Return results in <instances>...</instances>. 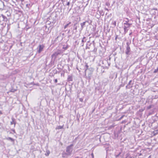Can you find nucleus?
Instances as JSON below:
<instances>
[{
    "label": "nucleus",
    "mask_w": 158,
    "mask_h": 158,
    "mask_svg": "<svg viewBox=\"0 0 158 158\" xmlns=\"http://www.w3.org/2000/svg\"><path fill=\"white\" fill-rule=\"evenodd\" d=\"M73 146V144H71L70 145L67 146L66 148V152H63L62 153V157H65L66 156H70L71 155L73 151L72 147Z\"/></svg>",
    "instance_id": "obj_1"
},
{
    "label": "nucleus",
    "mask_w": 158,
    "mask_h": 158,
    "mask_svg": "<svg viewBox=\"0 0 158 158\" xmlns=\"http://www.w3.org/2000/svg\"><path fill=\"white\" fill-rule=\"evenodd\" d=\"M44 47L45 46L44 44L39 45L37 48L38 49V50L37 51L38 53H40L43 51Z\"/></svg>",
    "instance_id": "obj_2"
},
{
    "label": "nucleus",
    "mask_w": 158,
    "mask_h": 158,
    "mask_svg": "<svg viewBox=\"0 0 158 158\" xmlns=\"http://www.w3.org/2000/svg\"><path fill=\"white\" fill-rule=\"evenodd\" d=\"M93 71V69H91V70H89L88 72H87V73H88V74L87 76H86V78L89 80L91 79ZM86 73H87V72Z\"/></svg>",
    "instance_id": "obj_3"
},
{
    "label": "nucleus",
    "mask_w": 158,
    "mask_h": 158,
    "mask_svg": "<svg viewBox=\"0 0 158 158\" xmlns=\"http://www.w3.org/2000/svg\"><path fill=\"white\" fill-rule=\"evenodd\" d=\"M103 63L105 64V66H102L104 69H107L108 67L110 66V63H109L107 61L105 60L102 61Z\"/></svg>",
    "instance_id": "obj_4"
},
{
    "label": "nucleus",
    "mask_w": 158,
    "mask_h": 158,
    "mask_svg": "<svg viewBox=\"0 0 158 158\" xmlns=\"http://www.w3.org/2000/svg\"><path fill=\"white\" fill-rule=\"evenodd\" d=\"M61 52L60 51L58 50L55 52L53 54H52V58L54 57L55 58H56L57 56L61 54Z\"/></svg>",
    "instance_id": "obj_5"
},
{
    "label": "nucleus",
    "mask_w": 158,
    "mask_h": 158,
    "mask_svg": "<svg viewBox=\"0 0 158 158\" xmlns=\"http://www.w3.org/2000/svg\"><path fill=\"white\" fill-rule=\"evenodd\" d=\"M5 6L3 2L0 1V10H2L5 9Z\"/></svg>",
    "instance_id": "obj_6"
},
{
    "label": "nucleus",
    "mask_w": 158,
    "mask_h": 158,
    "mask_svg": "<svg viewBox=\"0 0 158 158\" xmlns=\"http://www.w3.org/2000/svg\"><path fill=\"white\" fill-rule=\"evenodd\" d=\"M1 16L2 17V21L6 22L8 21V19L7 17L3 14H1Z\"/></svg>",
    "instance_id": "obj_7"
},
{
    "label": "nucleus",
    "mask_w": 158,
    "mask_h": 158,
    "mask_svg": "<svg viewBox=\"0 0 158 158\" xmlns=\"http://www.w3.org/2000/svg\"><path fill=\"white\" fill-rule=\"evenodd\" d=\"M131 49L130 47H126V49L125 51L126 54L128 55L130 54Z\"/></svg>",
    "instance_id": "obj_8"
},
{
    "label": "nucleus",
    "mask_w": 158,
    "mask_h": 158,
    "mask_svg": "<svg viewBox=\"0 0 158 158\" xmlns=\"http://www.w3.org/2000/svg\"><path fill=\"white\" fill-rule=\"evenodd\" d=\"M86 37H84L82 40H81V46H84V43H85V42H86Z\"/></svg>",
    "instance_id": "obj_9"
},
{
    "label": "nucleus",
    "mask_w": 158,
    "mask_h": 158,
    "mask_svg": "<svg viewBox=\"0 0 158 158\" xmlns=\"http://www.w3.org/2000/svg\"><path fill=\"white\" fill-rule=\"evenodd\" d=\"M11 119L12 121L10 122V124L12 125L13 124H14V127H15V124H16V122L15 121V119L14 118H12Z\"/></svg>",
    "instance_id": "obj_10"
},
{
    "label": "nucleus",
    "mask_w": 158,
    "mask_h": 158,
    "mask_svg": "<svg viewBox=\"0 0 158 158\" xmlns=\"http://www.w3.org/2000/svg\"><path fill=\"white\" fill-rule=\"evenodd\" d=\"M63 125L62 126H56V128H55V129L57 130H59L63 129Z\"/></svg>",
    "instance_id": "obj_11"
},
{
    "label": "nucleus",
    "mask_w": 158,
    "mask_h": 158,
    "mask_svg": "<svg viewBox=\"0 0 158 158\" xmlns=\"http://www.w3.org/2000/svg\"><path fill=\"white\" fill-rule=\"evenodd\" d=\"M85 66L86 67V69L85 70V73L88 72L89 71V70H91V68L89 69H88V66L87 64H86Z\"/></svg>",
    "instance_id": "obj_12"
},
{
    "label": "nucleus",
    "mask_w": 158,
    "mask_h": 158,
    "mask_svg": "<svg viewBox=\"0 0 158 158\" xmlns=\"http://www.w3.org/2000/svg\"><path fill=\"white\" fill-rule=\"evenodd\" d=\"M58 38L59 36H57L55 39V40L53 41V44H56L59 42V41H57Z\"/></svg>",
    "instance_id": "obj_13"
},
{
    "label": "nucleus",
    "mask_w": 158,
    "mask_h": 158,
    "mask_svg": "<svg viewBox=\"0 0 158 158\" xmlns=\"http://www.w3.org/2000/svg\"><path fill=\"white\" fill-rule=\"evenodd\" d=\"M88 22L87 21H85L81 23V28L82 29L83 28L84 26L85 25V23L86 22Z\"/></svg>",
    "instance_id": "obj_14"
},
{
    "label": "nucleus",
    "mask_w": 158,
    "mask_h": 158,
    "mask_svg": "<svg viewBox=\"0 0 158 158\" xmlns=\"http://www.w3.org/2000/svg\"><path fill=\"white\" fill-rule=\"evenodd\" d=\"M131 24H132L131 23H129L124 24V26H125L126 27H127V28H128L130 27Z\"/></svg>",
    "instance_id": "obj_15"
},
{
    "label": "nucleus",
    "mask_w": 158,
    "mask_h": 158,
    "mask_svg": "<svg viewBox=\"0 0 158 158\" xmlns=\"http://www.w3.org/2000/svg\"><path fill=\"white\" fill-rule=\"evenodd\" d=\"M123 29L124 30V34H125L127 32L128 29H127V27H126L125 26L123 27Z\"/></svg>",
    "instance_id": "obj_16"
},
{
    "label": "nucleus",
    "mask_w": 158,
    "mask_h": 158,
    "mask_svg": "<svg viewBox=\"0 0 158 158\" xmlns=\"http://www.w3.org/2000/svg\"><path fill=\"white\" fill-rule=\"evenodd\" d=\"M6 139L7 140H10L12 142H14L15 141L14 139H13L10 137H8L7 138H6Z\"/></svg>",
    "instance_id": "obj_17"
},
{
    "label": "nucleus",
    "mask_w": 158,
    "mask_h": 158,
    "mask_svg": "<svg viewBox=\"0 0 158 158\" xmlns=\"http://www.w3.org/2000/svg\"><path fill=\"white\" fill-rule=\"evenodd\" d=\"M67 80L68 81H73L72 77L70 76H68Z\"/></svg>",
    "instance_id": "obj_18"
},
{
    "label": "nucleus",
    "mask_w": 158,
    "mask_h": 158,
    "mask_svg": "<svg viewBox=\"0 0 158 158\" xmlns=\"http://www.w3.org/2000/svg\"><path fill=\"white\" fill-rule=\"evenodd\" d=\"M71 24V22H69L66 25L64 26V29H66L68 26H69V25Z\"/></svg>",
    "instance_id": "obj_19"
},
{
    "label": "nucleus",
    "mask_w": 158,
    "mask_h": 158,
    "mask_svg": "<svg viewBox=\"0 0 158 158\" xmlns=\"http://www.w3.org/2000/svg\"><path fill=\"white\" fill-rule=\"evenodd\" d=\"M129 21V20L127 18H126L125 19V20H124L125 23H124V24L128 23V22Z\"/></svg>",
    "instance_id": "obj_20"
},
{
    "label": "nucleus",
    "mask_w": 158,
    "mask_h": 158,
    "mask_svg": "<svg viewBox=\"0 0 158 158\" xmlns=\"http://www.w3.org/2000/svg\"><path fill=\"white\" fill-rule=\"evenodd\" d=\"M126 156L125 158H131V157L129 154H126Z\"/></svg>",
    "instance_id": "obj_21"
},
{
    "label": "nucleus",
    "mask_w": 158,
    "mask_h": 158,
    "mask_svg": "<svg viewBox=\"0 0 158 158\" xmlns=\"http://www.w3.org/2000/svg\"><path fill=\"white\" fill-rule=\"evenodd\" d=\"M121 152H119L118 154H115V156L116 158H117L121 154Z\"/></svg>",
    "instance_id": "obj_22"
},
{
    "label": "nucleus",
    "mask_w": 158,
    "mask_h": 158,
    "mask_svg": "<svg viewBox=\"0 0 158 158\" xmlns=\"http://www.w3.org/2000/svg\"><path fill=\"white\" fill-rule=\"evenodd\" d=\"M131 44V42H127L126 43L127 47H130V45Z\"/></svg>",
    "instance_id": "obj_23"
},
{
    "label": "nucleus",
    "mask_w": 158,
    "mask_h": 158,
    "mask_svg": "<svg viewBox=\"0 0 158 158\" xmlns=\"http://www.w3.org/2000/svg\"><path fill=\"white\" fill-rule=\"evenodd\" d=\"M46 153H47L45 154V155L46 156H48L50 153V152L49 151H46Z\"/></svg>",
    "instance_id": "obj_24"
},
{
    "label": "nucleus",
    "mask_w": 158,
    "mask_h": 158,
    "mask_svg": "<svg viewBox=\"0 0 158 158\" xmlns=\"http://www.w3.org/2000/svg\"><path fill=\"white\" fill-rule=\"evenodd\" d=\"M151 108H152V105H150L147 107V109L148 110H149V109H151Z\"/></svg>",
    "instance_id": "obj_25"
},
{
    "label": "nucleus",
    "mask_w": 158,
    "mask_h": 158,
    "mask_svg": "<svg viewBox=\"0 0 158 158\" xmlns=\"http://www.w3.org/2000/svg\"><path fill=\"white\" fill-rule=\"evenodd\" d=\"M158 71V68L157 69H156L154 70V73H156Z\"/></svg>",
    "instance_id": "obj_26"
},
{
    "label": "nucleus",
    "mask_w": 158,
    "mask_h": 158,
    "mask_svg": "<svg viewBox=\"0 0 158 158\" xmlns=\"http://www.w3.org/2000/svg\"><path fill=\"white\" fill-rule=\"evenodd\" d=\"M131 82H132V81H131V80H130V81H129V83H128V85H127V86H126V88H127V86H128V85H130L131 83Z\"/></svg>",
    "instance_id": "obj_27"
},
{
    "label": "nucleus",
    "mask_w": 158,
    "mask_h": 158,
    "mask_svg": "<svg viewBox=\"0 0 158 158\" xmlns=\"http://www.w3.org/2000/svg\"><path fill=\"white\" fill-rule=\"evenodd\" d=\"M118 35H116L115 38V40H117L118 39Z\"/></svg>",
    "instance_id": "obj_28"
},
{
    "label": "nucleus",
    "mask_w": 158,
    "mask_h": 158,
    "mask_svg": "<svg viewBox=\"0 0 158 158\" xmlns=\"http://www.w3.org/2000/svg\"><path fill=\"white\" fill-rule=\"evenodd\" d=\"M16 91V90H15V89H14V90H13V89H11L10 91L11 92H14L15 91Z\"/></svg>",
    "instance_id": "obj_29"
},
{
    "label": "nucleus",
    "mask_w": 158,
    "mask_h": 158,
    "mask_svg": "<svg viewBox=\"0 0 158 158\" xmlns=\"http://www.w3.org/2000/svg\"><path fill=\"white\" fill-rule=\"evenodd\" d=\"M76 24H75L74 25V27L75 30H77V27L76 26H75Z\"/></svg>",
    "instance_id": "obj_30"
},
{
    "label": "nucleus",
    "mask_w": 158,
    "mask_h": 158,
    "mask_svg": "<svg viewBox=\"0 0 158 158\" xmlns=\"http://www.w3.org/2000/svg\"><path fill=\"white\" fill-rule=\"evenodd\" d=\"M113 24L114 25V26H115L116 25V22L114 21L113 23Z\"/></svg>",
    "instance_id": "obj_31"
},
{
    "label": "nucleus",
    "mask_w": 158,
    "mask_h": 158,
    "mask_svg": "<svg viewBox=\"0 0 158 158\" xmlns=\"http://www.w3.org/2000/svg\"><path fill=\"white\" fill-rule=\"evenodd\" d=\"M70 5V2H68L67 4H66V5L67 6H69V5Z\"/></svg>",
    "instance_id": "obj_32"
},
{
    "label": "nucleus",
    "mask_w": 158,
    "mask_h": 158,
    "mask_svg": "<svg viewBox=\"0 0 158 158\" xmlns=\"http://www.w3.org/2000/svg\"><path fill=\"white\" fill-rule=\"evenodd\" d=\"M57 82V79H55V80H54V82H55V83H56Z\"/></svg>",
    "instance_id": "obj_33"
},
{
    "label": "nucleus",
    "mask_w": 158,
    "mask_h": 158,
    "mask_svg": "<svg viewBox=\"0 0 158 158\" xmlns=\"http://www.w3.org/2000/svg\"><path fill=\"white\" fill-rule=\"evenodd\" d=\"M68 48V47L67 46H66V47H65V48H64L65 50H66Z\"/></svg>",
    "instance_id": "obj_34"
},
{
    "label": "nucleus",
    "mask_w": 158,
    "mask_h": 158,
    "mask_svg": "<svg viewBox=\"0 0 158 158\" xmlns=\"http://www.w3.org/2000/svg\"><path fill=\"white\" fill-rule=\"evenodd\" d=\"M58 73H59V72H58L57 70H56V72H55V73L56 74Z\"/></svg>",
    "instance_id": "obj_35"
},
{
    "label": "nucleus",
    "mask_w": 158,
    "mask_h": 158,
    "mask_svg": "<svg viewBox=\"0 0 158 158\" xmlns=\"http://www.w3.org/2000/svg\"><path fill=\"white\" fill-rule=\"evenodd\" d=\"M2 17L1 16V15H0V22H1L2 21Z\"/></svg>",
    "instance_id": "obj_36"
},
{
    "label": "nucleus",
    "mask_w": 158,
    "mask_h": 158,
    "mask_svg": "<svg viewBox=\"0 0 158 158\" xmlns=\"http://www.w3.org/2000/svg\"><path fill=\"white\" fill-rule=\"evenodd\" d=\"M92 156V158H94V154L93 153H92L91 154Z\"/></svg>",
    "instance_id": "obj_37"
},
{
    "label": "nucleus",
    "mask_w": 158,
    "mask_h": 158,
    "mask_svg": "<svg viewBox=\"0 0 158 158\" xmlns=\"http://www.w3.org/2000/svg\"><path fill=\"white\" fill-rule=\"evenodd\" d=\"M87 45H88V44H86V48H89L88 46Z\"/></svg>",
    "instance_id": "obj_38"
},
{
    "label": "nucleus",
    "mask_w": 158,
    "mask_h": 158,
    "mask_svg": "<svg viewBox=\"0 0 158 158\" xmlns=\"http://www.w3.org/2000/svg\"><path fill=\"white\" fill-rule=\"evenodd\" d=\"M29 28H30L29 27L26 28V31H27L28 30V29H29Z\"/></svg>",
    "instance_id": "obj_39"
},
{
    "label": "nucleus",
    "mask_w": 158,
    "mask_h": 158,
    "mask_svg": "<svg viewBox=\"0 0 158 158\" xmlns=\"http://www.w3.org/2000/svg\"><path fill=\"white\" fill-rule=\"evenodd\" d=\"M2 114V111L0 110V115Z\"/></svg>",
    "instance_id": "obj_40"
},
{
    "label": "nucleus",
    "mask_w": 158,
    "mask_h": 158,
    "mask_svg": "<svg viewBox=\"0 0 158 158\" xmlns=\"http://www.w3.org/2000/svg\"><path fill=\"white\" fill-rule=\"evenodd\" d=\"M105 10H107V11H109V10L107 8H106L105 9Z\"/></svg>",
    "instance_id": "obj_41"
},
{
    "label": "nucleus",
    "mask_w": 158,
    "mask_h": 158,
    "mask_svg": "<svg viewBox=\"0 0 158 158\" xmlns=\"http://www.w3.org/2000/svg\"><path fill=\"white\" fill-rule=\"evenodd\" d=\"M12 130V131H13L14 132V133L15 132V130L13 129V130Z\"/></svg>",
    "instance_id": "obj_42"
},
{
    "label": "nucleus",
    "mask_w": 158,
    "mask_h": 158,
    "mask_svg": "<svg viewBox=\"0 0 158 158\" xmlns=\"http://www.w3.org/2000/svg\"><path fill=\"white\" fill-rule=\"evenodd\" d=\"M132 34V32H131V33H130L129 34V35H131Z\"/></svg>",
    "instance_id": "obj_43"
},
{
    "label": "nucleus",
    "mask_w": 158,
    "mask_h": 158,
    "mask_svg": "<svg viewBox=\"0 0 158 158\" xmlns=\"http://www.w3.org/2000/svg\"><path fill=\"white\" fill-rule=\"evenodd\" d=\"M148 158H151V156H150Z\"/></svg>",
    "instance_id": "obj_44"
},
{
    "label": "nucleus",
    "mask_w": 158,
    "mask_h": 158,
    "mask_svg": "<svg viewBox=\"0 0 158 158\" xmlns=\"http://www.w3.org/2000/svg\"><path fill=\"white\" fill-rule=\"evenodd\" d=\"M123 116H122L121 117V118H121V119L122 118H123Z\"/></svg>",
    "instance_id": "obj_45"
},
{
    "label": "nucleus",
    "mask_w": 158,
    "mask_h": 158,
    "mask_svg": "<svg viewBox=\"0 0 158 158\" xmlns=\"http://www.w3.org/2000/svg\"><path fill=\"white\" fill-rule=\"evenodd\" d=\"M71 10V8L70 9H69V11Z\"/></svg>",
    "instance_id": "obj_46"
},
{
    "label": "nucleus",
    "mask_w": 158,
    "mask_h": 158,
    "mask_svg": "<svg viewBox=\"0 0 158 158\" xmlns=\"http://www.w3.org/2000/svg\"><path fill=\"white\" fill-rule=\"evenodd\" d=\"M115 2V1H114L113 3H114Z\"/></svg>",
    "instance_id": "obj_47"
},
{
    "label": "nucleus",
    "mask_w": 158,
    "mask_h": 158,
    "mask_svg": "<svg viewBox=\"0 0 158 158\" xmlns=\"http://www.w3.org/2000/svg\"><path fill=\"white\" fill-rule=\"evenodd\" d=\"M89 41L87 42V43H89Z\"/></svg>",
    "instance_id": "obj_48"
}]
</instances>
